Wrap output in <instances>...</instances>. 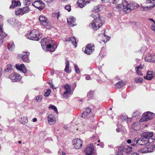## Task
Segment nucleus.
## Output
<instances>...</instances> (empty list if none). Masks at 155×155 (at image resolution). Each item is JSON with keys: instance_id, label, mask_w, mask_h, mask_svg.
<instances>
[{"instance_id": "13", "label": "nucleus", "mask_w": 155, "mask_h": 155, "mask_svg": "<svg viewBox=\"0 0 155 155\" xmlns=\"http://www.w3.org/2000/svg\"><path fill=\"white\" fill-rule=\"evenodd\" d=\"M145 59L147 62H155V55L154 54H148L145 58Z\"/></svg>"}, {"instance_id": "27", "label": "nucleus", "mask_w": 155, "mask_h": 155, "mask_svg": "<svg viewBox=\"0 0 155 155\" xmlns=\"http://www.w3.org/2000/svg\"><path fill=\"white\" fill-rule=\"evenodd\" d=\"M66 66L64 69V71L67 73H70L71 70L69 69V61L66 59Z\"/></svg>"}, {"instance_id": "44", "label": "nucleus", "mask_w": 155, "mask_h": 155, "mask_svg": "<svg viewBox=\"0 0 155 155\" xmlns=\"http://www.w3.org/2000/svg\"><path fill=\"white\" fill-rule=\"evenodd\" d=\"M134 80L137 83L142 82L143 79L140 78H135Z\"/></svg>"}, {"instance_id": "9", "label": "nucleus", "mask_w": 155, "mask_h": 155, "mask_svg": "<svg viewBox=\"0 0 155 155\" xmlns=\"http://www.w3.org/2000/svg\"><path fill=\"white\" fill-rule=\"evenodd\" d=\"M52 43V41L50 38L48 37L47 38L42 39L41 40V44L43 49L45 46H47V45H50Z\"/></svg>"}, {"instance_id": "11", "label": "nucleus", "mask_w": 155, "mask_h": 155, "mask_svg": "<svg viewBox=\"0 0 155 155\" xmlns=\"http://www.w3.org/2000/svg\"><path fill=\"white\" fill-rule=\"evenodd\" d=\"M9 77L14 82L19 81L22 78L19 74L16 73L12 74Z\"/></svg>"}, {"instance_id": "58", "label": "nucleus", "mask_w": 155, "mask_h": 155, "mask_svg": "<svg viewBox=\"0 0 155 155\" xmlns=\"http://www.w3.org/2000/svg\"><path fill=\"white\" fill-rule=\"evenodd\" d=\"M136 73L139 75L142 76L143 75L142 73L141 72V71L139 70L137 71H136Z\"/></svg>"}, {"instance_id": "64", "label": "nucleus", "mask_w": 155, "mask_h": 155, "mask_svg": "<svg viewBox=\"0 0 155 155\" xmlns=\"http://www.w3.org/2000/svg\"><path fill=\"white\" fill-rule=\"evenodd\" d=\"M132 141L128 139L127 140V142L128 143H131L132 144Z\"/></svg>"}, {"instance_id": "36", "label": "nucleus", "mask_w": 155, "mask_h": 155, "mask_svg": "<svg viewBox=\"0 0 155 155\" xmlns=\"http://www.w3.org/2000/svg\"><path fill=\"white\" fill-rule=\"evenodd\" d=\"M146 2L147 4L152 3L153 5L151 6L150 8H152L155 6V0H147Z\"/></svg>"}, {"instance_id": "39", "label": "nucleus", "mask_w": 155, "mask_h": 155, "mask_svg": "<svg viewBox=\"0 0 155 155\" xmlns=\"http://www.w3.org/2000/svg\"><path fill=\"white\" fill-rule=\"evenodd\" d=\"M16 15H23L22 8L18 9L15 11Z\"/></svg>"}, {"instance_id": "46", "label": "nucleus", "mask_w": 155, "mask_h": 155, "mask_svg": "<svg viewBox=\"0 0 155 155\" xmlns=\"http://www.w3.org/2000/svg\"><path fill=\"white\" fill-rule=\"evenodd\" d=\"M49 108H52V109L58 112V110L57 108L56 107L52 105H50V106L49 107Z\"/></svg>"}, {"instance_id": "12", "label": "nucleus", "mask_w": 155, "mask_h": 155, "mask_svg": "<svg viewBox=\"0 0 155 155\" xmlns=\"http://www.w3.org/2000/svg\"><path fill=\"white\" fill-rule=\"evenodd\" d=\"M94 51V45L88 44L86 46L84 51L85 53L87 54H91Z\"/></svg>"}, {"instance_id": "35", "label": "nucleus", "mask_w": 155, "mask_h": 155, "mask_svg": "<svg viewBox=\"0 0 155 155\" xmlns=\"http://www.w3.org/2000/svg\"><path fill=\"white\" fill-rule=\"evenodd\" d=\"M28 120L26 117H23L21 118L20 122L22 124H25L28 122Z\"/></svg>"}, {"instance_id": "34", "label": "nucleus", "mask_w": 155, "mask_h": 155, "mask_svg": "<svg viewBox=\"0 0 155 155\" xmlns=\"http://www.w3.org/2000/svg\"><path fill=\"white\" fill-rule=\"evenodd\" d=\"M23 14H26L28 13L30 11V9L28 6H26L25 7L22 8Z\"/></svg>"}, {"instance_id": "6", "label": "nucleus", "mask_w": 155, "mask_h": 155, "mask_svg": "<svg viewBox=\"0 0 155 155\" xmlns=\"http://www.w3.org/2000/svg\"><path fill=\"white\" fill-rule=\"evenodd\" d=\"M40 23L42 26L46 28H48L49 26V23L47 18L43 15H40L39 18Z\"/></svg>"}, {"instance_id": "59", "label": "nucleus", "mask_w": 155, "mask_h": 155, "mask_svg": "<svg viewBox=\"0 0 155 155\" xmlns=\"http://www.w3.org/2000/svg\"><path fill=\"white\" fill-rule=\"evenodd\" d=\"M151 29L153 31L155 32V26L154 25H152L151 26Z\"/></svg>"}, {"instance_id": "20", "label": "nucleus", "mask_w": 155, "mask_h": 155, "mask_svg": "<svg viewBox=\"0 0 155 155\" xmlns=\"http://www.w3.org/2000/svg\"><path fill=\"white\" fill-rule=\"evenodd\" d=\"M148 143L149 142L148 141V140L145 139L143 137H141L140 139L138 138V145H143L146 144Z\"/></svg>"}, {"instance_id": "23", "label": "nucleus", "mask_w": 155, "mask_h": 155, "mask_svg": "<svg viewBox=\"0 0 155 155\" xmlns=\"http://www.w3.org/2000/svg\"><path fill=\"white\" fill-rule=\"evenodd\" d=\"M29 53H27L25 54H20L19 56L22 57V60L24 62H28L29 61V59L28 58V56Z\"/></svg>"}, {"instance_id": "21", "label": "nucleus", "mask_w": 155, "mask_h": 155, "mask_svg": "<svg viewBox=\"0 0 155 155\" xmlns=\"http://www.w3.org/2000/svg\"><path fill=\"white\" fill-rule=\"evenodd\" d=\"M154 148H147L145 147L140 150V151L142 153H146L149 152H151L153 151Z\"/></svg>"}, {"instance_id": "45", "label": "nucleus", "mask_w": 155, "mask_h": 155, "mask_svg": "<svg viewBox=\"0 0 155 155\" xmlns=\"http://www.w3.org/2000/svg\"><path fill=\"white\" fill-rule=\"evenodd\" d=\"M42 98V95H39L36 97L35 100L38 102H40Z\"/></svg>"}, {"instance_id": "4", "label": "nucleus", "mask_w": 155, "mask_h": 155, "mask_svg": "<svg viewBox=\"0 0 155 155\" xmlns=\"http://www.w3.org/2000/svg\"><path fill=\"white\" fill-rule=\"evenodd\" d=\"M154 116V114L150 112H148L143 113L141 118L140 120V122L147 121L152 119Z\"/></svg>"}, {"instance_id": "5", "label": "nucleus", "mask_w": 155, "mask_h": 155, "mask_svg": "<svg viewBox=\"0 0 155 155\" xmlns=\"http://www.w3.org/2000/svg\"><path fill=\"white\" fill-rule=\"evenodd\" d=\"M62 87L65 90V91L62 95V96L64 99H68L69 95H70L71 93V87L69 84H66L65 85H63Z\"/></svg>"}, {"instance_id": "26", "label": "nucleus", "mask_w": 155, "mask_h": 155, "mask_svg": "<svg viewBox=\"0 0 155 155\" xmlns=\"http://www.w3.org/2000/svg\"><path fill=\"white\" fill-rule=\"evenodd\" d=\"M132 149L131 147L127 145L124 147L123 149V151H124L127 153H130L132 151Z\"/></svg>"}, {"instance_id": "61", "label": "nucleus", "mask_w": 155, "mask_h": 155, "mask_svg": "<svg viewBox=\"0 0 155 155\" xmlns=\"http://www.w3.org/2000/svg\"><path fill=\"white\" fill-rule=\"evenodd\" d=\"M110 37H106V40H103V41L104 43H106L107 41L108 40H109L110 39Z\"/></svg>"}, {"instance_id": "54", "label": "nucleus", "mask_w": 155, "mask_h": 155, "mask_svg": "<svg viewBox=\"0 0 155 155\" xmlns=\"http://www.w3.org/2000/svg\"><path fill=\"white\" fill-rule=\"evenodd\" d=\"M65 8L66 10H67L68 12H70L71 10V6L70 5H68L66 6Z\"/></svg>"}, {"instance_id": "8", "label": "nucleus", "mask_w": 155, "mask_h": 155, "mask_svg": "<svg viewBox=\"0 0 155 155\" xmlns=\"http://www.w3.org/2000/svg\"><path fill=\"white\" fill-rule=\"evenodd\" d=\"M72 143L74 147L76 149H79L82 147V142L79 139H75L73 140Z\"/></svg>"}, {"instance_id": "43", "label": "nucleus", "mask_w": 155, "mask_h": 155, "mask_svg": "<svg viewBox=\"0 0 155 155\" xmlns=\"http://www.w3.org/2000/svg\"><path fill=\"white\" fill-rule=\"evenodd\" d=\"M74 65L75 72L77 74H79L80 73V71L78 66L75 64H74Z\"/></svg>"}, {"instance_id": "2", "label": "nucleus", "mask_w": 155, "mask_h": 155, "mask_svg": "<svg viewBox=\"0 0 155 155\" xmlns=\"http://www.w3.org/2000/svg\"><path fill=\"white\" fill-rule=\"evenodd\" d=\"M100 17L95 19L89 25L90 27L94 30L98 29L102 25V22Z\"/></svg>"}, {"instance_id": "28", "label": "nucleus", "mask_w": 155, "mask_h": 155, "mask_svg": "<svg viewBox=\"0 0 155 155\" xmlns=\"http://www.w3.org/2000/svg\"><path fill=\"white\" fill-rule=\"evenodd\" d=\"M132 127L134 130H138L140 128V124L138 122L134 123L132 125Z\"/></svg>"}, {"instance_id": "29", "label": "nucleus", "mask_w": 155, "mask_h": 155, "mask_svg": "<svg viewBox=\"0 0 155 155\" xmlns=\"http://www.w3.org/2000/svg\"><path fill=\"white\" fill-rule=\"evenodd\" d=\"M0 43L2 44L3 42L2 39L7 36V34L3 32L2 30V31H0Z\"/></svg>"}, {"instance_id": "42", "label": "nucleus", "mask_w": 155, "mask_h": 155, "mask_svg": "<svg viewBox=\"0 0 155 155\" xmlns=\"http://www.w3.org/2000/svg\"><path fill=\"white\" fill-rule=\"evenodd\" d=\"M93 91H90L88 92L87 94V97L89 99L91 98L93 96Z\"/></svg>"}, {"instance_id": "7", "label": "nucleus", "mask_w": 155, "mask_h": 155, "mask_svg": "<svg viewBox=\"0 0 155 155\" xmlns=\"http://www.w3.org/2000/svg\"><path fill=\"white\" fill-rule=\"evenodd\" d=\"M32 5L40 10H42L45 6V5L44 3L40 0L35 1L32 3Z\"/></svg>"}, {"instance_id": "56", "label": "nucleus", "mask_w": 155, "mask_h": 155, "mask_svg": "<svg viewBox=\"0 0 155 155\" xmlns=\"http://www.w3.org/2000/svg\"><path fill=\"white\" fill-rule=\"evenodd\" d=\"M85 111H86L88 114H89L91 112V108L90 107H88L86 110Z\"/></svg>"}, {"instance_id": "55", "label": "nucleus", "mask_w": 155, "mask_h": 155, "mask_svg": "<svg viewBox=\"0 0 155 155\" xmlns=\"http://www.w3.org/2000/svg\"><path fill=\"white\" fill-rule=\"evenodd\" d=\"M59 155H65L66 153L64 152L61 150H59L58 152Z\"/></svg>"}, {"instance_id": "37", "label": "nucleus", "mask_w": 155, "mask_h": 155, "mask_svg": "<svg viewBox=\"0 0 155 155\" xmlns=\"http://www.w3.org/2000/svg\"><path fill=\"white\" fill-rule=\"evenodd\" d=\"M123 148L122 147H120L118 149V151L117 155H123Z\"/></svg>"}, {"instance_id": "57", "label": "nucleus", "mask_w": 155, "mask_h": 155, "mask_svg": "<svg viewBox=\"0 0 155 155\" xmlns=\"http://www.w3.org/2000/svg\"><path fill=\"white\" fill-rule=\"evenodd\" d=\"M11 65H8V68L5 70V71H7L8 70H11Z\"/></svg>"}, {"instance_id": "30", "label": "nucleus", "mask_w": 155, "mask_h": 155, "mask_svg": "<svg viewBox=\"0 0 155 155\" xmlns=\"http://www.w3.org/2000/svg\"><path fill=\"white\" fill-rule=\"evenodd\" d=\"M103 9V7L102 5H99L95 7L94 8V11L95 12H98L101 11Z\"/></svg>"}, {"instance_id": "25", "label": "nucleus", "mask_w": 155, "mask_h": 155, "mask_svg": "<svg viewBox=\"0 0 155 155\" xmlns=\"http://www.w3.org/2000/svg\"><path fill=\"white\" fill-rule=\"evenodd\" d=\"M21 5V3L19 1H15V0L12 1V5L10 7V8H16Z\"/></svg>"}, {"instance_id": "41", "label": "nucleus", "mask_w": 155, "mask_h": 155, "mask_svg": "<svg viewBox=\"0 0 155 155\" xmlns=\"http://www.w3.org/2000/svg\"><path fill=\"white\" fill-rule=\"evenodd\" d=\"M14 25H13L15 27H18L20 26L21 24L20 22H18L17 20L15 19V21H14Z\"/></svg>"}, {"instance_id": "38", "label": "nucleus", "mask_w": 155, "mask_h": 155, "mask_svg": "<svg viewBox=\"0 0 155 155\" xmlns=\"http://www.w3.org/2000/svg\"><path fill=\"white\" fill-rule=\"evenodd\" d=\"M124 85V84L122 81H120L116 85V87L120 88Z\"/></svg>"}, {"instance_id": "15", "label": "nucleus", "mask_w": 155, "mask_h": 155, "mask_svg": "<svg viewBox=\"0 0 155 155\" xmlns=\"http://www.w3.org/2000/svg\"><path fill=\"white\" fill-rule=\"evenodd\" d=\"M57 46L56 44L51 45L50 44L46 46V51H48L50 52H53L56 50L57 48Z\"/></svg>"}, {"instance_id": "1", "label": "nucleus", "mask_w": 155, "mask_h": 155, "mask_svg": "<svg viewBox=\"0 0 155 155\" xmlns=\"http://www.w3.org/2000/svg\"><path fill=\"white\" fill-rule=\"evenodd\" d=\"M26 37L30 40L38 41L41 38L38 30L33 29L31 30L29 34L26 35Z\"/></svg>"}, {"instance_id": "47", "label": "nucleus", "mask_w": 155, "mask_h": 155, "mask_svg": "<svg viewBox=\"0 0 155 155\" xmlns=\"http://www.w3.org/2000/svg\"><path fill=\"white\" fill-rule=\"evenodd\" d=\"M3 17L2 16L0 15V31H2V25H1L2 21V20L3 19Z\"/></svg>"}, {"instance_id": "33", "label": "nucleus", "mask_w": 155, "mask_h": 155, "mask_svg": "<svg viewBox=\"0 0 155 155\" xmlns=\"http://www.w3.org/2000/svg\"><path fill=\"white\" fill-rule=\"evenodd\" d=\"M77 3L78 4V6L81 8L84 7L86 4L85 1L83 0H79Z\"/></svg>"}, {"instance_id": "18", "label": "nucleus", "mask_w": 155, "mask_h": 155, "mask_svg": "<svg viewBox=\"0 0 155 155\" xmlns=\"http://www.w3.org/2000/svg\"><path fill=\"white\" fill-rule=\"evenodd\" d=\"M48 122L50 124H54L56 122L55 118L54 115H49L47 117Z\"/></svg>"}, {"instance_id": "53", "label": "nucleus", "mask_w": 155, "mask_h": 155, "mask_svg": "<svg viewBox=\"0 0 155 155\" xmlns=\"http://www.w3.org/2000/svg\"><path fill=\"white\" fill-rule=\"evenodd\" d=\"M151 6H146V7H144L143 6H141V8L143 9L144 10H147L149 9H150L151 8H150V7H151Z\"/></svg>"}, {"instance_id": "19", "label": "nucleus", "mask_w": 155, "mask_h": 155, "mask_svg": "<svg viewBox=\"0 0 155 155\" xmlns=\"http://www.w3.org/2000/svg\"><path fill=\"white\" fill-rule=\"evenodd\" d=\"M66 41H71L72 44L75 46V47H76L77 46V44L76 41V40L74 37H71L67 38L66 39Z\"/></svg>"}, {"instance_id": "51", "label": "nucleus", "mask_w": 155, "mask_h": 155, "mask_svg": "<svg viewBox=\"0 0 155 155\" xmlns=\"http://www.w3.org/2000/svg\"><path fill=\"white\" fill-rule=\"evenodd\" d=\"M88 114L86 111H84L82 114V117L84 118H85L88 115Z\"/></svg>"}, {"instance_id": "52", "label": "nucleus", "mask_w": 155, "mask_h": 155, "mask_svg": "<svg viewBox=\"0 0 155 155\" xmlns=\"http://www.w3.org/2000/svg\"><path fill=\"white\" fill-rule=\"evenodd\" d=\"M23 2L26 5H29L31 3V2L28 0H24Z\"/></svg>"}, {"instance_id": "60", "label": "nucleus", "mask_w": 155, "mask_h": 155, "mask_svg": "<svg viewBox=\"0 0 155 155\" xmlns=\"http://www.w3.org/2000/svg\"><path fill=\"white\" fill-rule=\"evenodd\" d=\"M85 78L87 80H89L91 79V77L89 75H87L85 77Z\"/></svg>"}, {"instance_id": "14", "label": "nucleus", "mask_w": 155, "mask_h": 155, "mask_svg": "<svg viewBox=\"0 0 155 155\" xmlns=\"http://www.w3.org/2000/svg\"><path fill=\"white\" fill-rule=\"evenodd\" d=\"M123 8L122 9L126 13H127L130 12H128V9L130 8V5L129 4H128L127 1L124 0L123 1L122 3Z\"/></svg>"}, {"instance_id": "63", "label": "nucleus", "mask_w": 155, "mask_h": 155, "mask_svg": "<svg viewBox=\"0 0 155 155\" xmlns=\"http://www.w3.org/2000/svg\"><path fill=\"white\" fill-rule=\"evenodd\" d=\"M102 2L104 3H107L109 2L110 0H101Z\"/></svg>"}, {"instance_id": "17", "label": "nucleus", "mask_w": 155, "mask_h": 155, "mask_svg": "<svg viewBox=\"0 0 155 155\" xmlns=\"http://www.w3.org/2000/svg\"><path fill=\"white\" fill-rule=\"evenodd\" d=\"M15 66L17 70L22 71L23 73L26 72V68L24 64H16Z\"/></svg>"}, {"instance_id": "22", "label": "nucleus", "mask_w": 155, "mask_h": 155, "mask_svg": "<svg viewBox=\"0 0 155 155\" xmlns=\"http://www.w3.org/2000/svg\"><path fill=\"white\" fill-rule=\"evenodd\" d=\"M154 77V76L153 74V72L151 71H148L147 72L146 76H144V78L145 79L150 80Z\"/></svg>"}, {"instance_id": "49", "label": "nucleus", "mask_w": 155, "mask_h": 155, "mask_svg": "<svg viewBox=\"0 0 155 155\" xmlns=\"http://www.w3.org/2000/svg\"><path fill=\"white\" fill-rule=\"evenodd\" d=\"M50 93V90L49 89H47L45 93V96L46 97H48Z\"/></svg>"}, {"instance_id": "62", "label": "nucleus", "mask_w": 155, "mask_h": 155, "mask_svg": "<svg viewBox=\"0 0 155 155\" xmlns=\"http://www.w3.org/2000/svg\"><path fill=\"white\" fill-rule=\"evenodd\" d=\"M59 14L60 13L59 12H57L55 13V15H56L57 16V19H58L59 18Z\"/></svg>"}, {"instance_id": "10", "label": "nucleus", "mask_w": 155, "mask_h": 155, "mask_svg": "<svg viewBox=\"0 0 155 155\" xmlns=\"http://www.w3.org/2000/svg\"><path fill=\"white\" fill-rule=\"evenodd\" d=\"M94 146L93 144H90L87 146L84 149V151L87 155H90L92 154L94 152Z\"/></svg>"}, {"instance_id": "50", "label": "nucleus", "mask_w": 155, "mask_h": 155, "mask_svg": "<svg viewBox=\"0 0 155 155\" xmlns=\"http://www.w3.org/2000/svg\"><path fill=\"white\" fill-rule=\"evenodd\" d=\"M117 9L118 11L122 9L123 8V5L122 4H118L116 8Z\"/></svg>"}, {"instance_id": "40", "label": "nucleus", "mask_w": 155, "mask_h": 155, "mask_svg": "<svg viewBox=\"0 0 155 155\" xmlns=\"http://www.w3.org/2000/svg\"><path fill=\"white\" fill-rule=\"evenodd\" d=\"M15 21V19L14 18H11L8 20V23L12 25H14V21Z\"/></svg>"}, {"instance_id": "48", "label": "nucleus", "mask_w": 155, "mask_h": 155, "mask_svg": "<svg viewBox=\"0 0 155 155\" xmlns=\"http://www.w3.org/2000/svg\"><path fill=\"white\" fill-rule=\"evenodd\" d=\"M143 69V66L141 64H140L139 66L135 68L136 71H137L140 69Z\"/></svg>"}, {"instance_id": "24", "label": "nucleus", "mask_w": 155, "mask_h": 155, "mask_svg": "<svg viewBox=\"0 0 155 155\" xmlns=\"http://www.w3.org/2000/svg\"><path fill=\"white\" fill-rule=\"evenodd\" d=\"M130 5V8L128 9V12H130L131 10L136 9L139 5L136 3H131L129 4Z\"/></svg>"}, {"instance_id": "3", "label": "nucleus", "mask_w": 155, "mask_h": 155, "mask_svg": "<svg viewBox=\"0 0 155 155\" xmlns=\"http://www.w3.org/2000/svg\"><path fill=\"white\" fill-rule=\"evenodd\" d=\"M141 137L144 138L145 139L148 140V141L149 142H151L153 141V139L155 138L153 136V132H148L143 133L140 134Z\"/></svg>"}, {"instance_id": "32", "label": "nucleus", "mask_w": 155, "mask_h": 155, "mask_svg": "<svg viewBox=\"0 0 155 155\" xmlns=\"http://www.w3.org/2000/svg\"><path fill=\"white\" fill-rule=\"evenodd\" d=\"M138 138H136L132 140L131 145L133 147L137 146V144L138 145Z\"/></svg>"}, {"instance_id": "31", "label": "nucleus", "mask_w": 155, "mask_h": 155, "mask_svg": "<svg viewBox=\"0 0 155 155\" xmlns=\"http://www.w3.org/2000/svg\"><path fill=\"white\" fill-rule=\"evenodd\" d=\"M8 48L9 51H12L15 48V45L13 42H10L8 43Z\"/></svg>"}, {"instance_id": "16", "label": "nucleus", "mask_w": 155, "mask_h": 155, "mask_svg": "<svg viewBox=\"0 0 155 155\" xmlns=\"http://www.w3.org/2000/svg\"><path fill=\"white\" fill-rule=\"evenodd\" d=\"M75 21V18L73 16H71L68 18L67 23L71 27H73L75 25L74 24Z\"/></svg>"}]
</instances>
